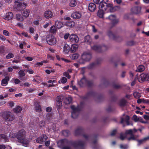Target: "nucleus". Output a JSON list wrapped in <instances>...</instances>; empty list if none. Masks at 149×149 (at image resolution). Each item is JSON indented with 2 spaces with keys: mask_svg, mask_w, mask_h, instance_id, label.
Returning <instances> with one entry per match:
<instances>
[{
  "mask_svg": "<svg viewBox=\"0 0 149 149\" xmlns=\"http://www.w3.org/2000/svg\"><path fill=\"white\" fill-rule=\"evenodd\" d=\"M61 146L62 147V149H71L70 146H65V145L68 144L73 147L75 148L80 147L83 148L85 145L84 141L81 140L75 141L69 140L66 139H64L59 141Z\"/></svg>",
  "mask_w": 149,
  "mask_h": 149,
  "instance_id": "obj_1",
  "label": "nucleus"
},
{
  "mask_svg": "<svg viewBox=\"0 0 149 149\" xmlns=\"http://www.w3.org/2000/svg\"><path fill=\"white\" fill-rule=\"evenodd\" d=\"M26 136L25 131L24 130H21L17 132L16 137L19 143H22L24 146L27 147L29 144V141L28 138H26Z\"/></svg>",
  "mask_w": 149,
  "mask_h": 149,
  "instance_id": "obj_2",
  "label": "nucleus"
},
{
  "mask_svg": "<svg viewBox=\"0 0 149 149\" xmlns=\"http://www.w3.org/2000/svg\"><path fill=\"white\" fill-rule=\"evenodd\" d=\"M78 84L81 87L86 86L88 87L91 88L93 86V81L92 80H88L84 76L78 82Z\"/></svg>",
  "mask_w": 149,
  "mask_h": 149,
  "instance_id": "obj_3",
  "label": "nucleus"
},
{
  "mask_svg": "<svg viewBox=\"0 0 149 149\" xmlns=\"http://www.w3.org/2000/svg\"><path fill=\"white\" fill-rule=\"evenodd\" d=\"M72 111L71 112V117L72 118H76L78 116V113H79L82 109V107L80 106H78L75 107L74 105H72L70 107Z\"/></svg>",
  "mask_w": 149,
  "mask_h": 149,
  "instance_id": "obj_4",
  "label": "nucleus"
},
{
  "mask_svg": "<svg viewBox=\"0 0 149 149\" xmlns=\"http://www.w3.org/2000/svg\"><path fill=\"white\" fill-rule=\"evenodd\" d=\"M92 49L96 52L102 53L106 51L109 48L108 46L105 45H94L91 47Z\"/></svg>",
  "mask_w": 149,
  "mask_h": 149,
  "instance_id": "obj_5",
  "label": "nucleus"
},
{
  "mask_svg": "<svg viewBox=\"0 0 149 149\" xmlns=\"http://www.w3.org/2000/svg\"><path fill=\"white\" fill-rule=\"evenodd\" d=\"M97 96V99L99 100H101L103 99V96L102 95H98L97 94L93 91H90L88 92L86 95L83 97L82 98L84 99H88L90 96L95 97Z\"/></svg>",
  "mask_w": 149,
  "mask_h": 149,
  "instance_id": "obj_6",
  "label": "nucleus"
},
{
  "mask_svg": "<svg viewBox=\"0 0 149 149\" xmlns=\"http://www.w3.org/2000/svg\"><path fill=\"white\" fill-rule=\"evenodd\" d=\"M3 119L6 121H11L15 118V115L10 112L6 111L2 115Z\"/></svg>",
  "mask_w": 149,
  "mask_h": 149,
  "instance_id": "obj_7",
  "label": "nucleus"
},
{
  "mask_svg": "<svg viewBox=\"0 0 149 149\" xmlns=\"http://www.w3.org/2000/svg\"><path fill=\"white\" fill-rule=\"evenodd\" d=\"M92 57V54L90 52H84L81 55V60L83 61L81 63H84V62L89 61Z\"/></svg>",
  "mask_w": 149,
  "mask_h": 149,
  "instance_id": "obj_8",
  "label": "nucleus"
},
{
  "mask_svg": "<svg viewBox=\"0 0 149 149\" xmlns=\"http://www.w3.org/2000/svg\"><path fill=\"white\" fill-rule=\"evenodd\" d=\"M84 130L81 127H78L75 131V134L76 136L82 135L85 139H88L89 136L84 134Z\"/></svg>",
  "mask_w": 149,
  "mask_h": 149,
  "instance_id": "obj_9",
  "label": "nucleus"
},
{
  "mask_svg": "<svg viewBox=\"0 0 149 149\" xmlns=\"http://www.w3.org/2000/svg\"><path fill=\"white\" fill-rule=\"evenodd\" d=\"M17 4H15L14 6V8L18 11H21L25 9L27 4L25 3H19Z\"/></svg>",
  "mask_w": 149,
  "mask_h": 149,
  "instance_id": "obj_10",
  "label": "nucleus"
},
{
  "mask_svg": "<svg viewBox=\"0 0 149 149\" xmlns=\"http://www.w3.org/2000/svg\"><path fill=\"white\" fill-rule=\"evenodd\" d=\"M138 80L140 82L145 81H149V74L143 73L141 74L139 77Z\"/></svg>",
  "mask_w": 149,
  "mask_h": 149,
  "instance_id": "obj_11",
  "label": "nucleus"
},
{
  "mask_svg": "<svg viewBox=\"0 0 149 149\" xmlns=\"http://www.w3.org/2000/svg\"><path fill=\"white\" fill-rule=\"evenodd\" d=\"M102 2V4H100V6H101L102 9L107 10L109 7H111L112 6V4L108 3L109 0H104Z\"/></svg>",
  "mask_w": 149,
  "mask_h": 149,
  "instance_id": "obj_12",
  "label": "nucleus"
},
{
  "mask_svg": "<svg viewBox=\"0 0 149 149\" xmlns=\"http://www.w3.org/2000/svg\"><path fill=\"white\" fill-rule=\"evenodd\" d=\"M108 18L111 21L112 26L113 27L118 22V20L116 19L115 15H111L108 17Z\"/></svg>",
  "mask_w": 149,
  "mask_h": 149,
  "instance_id": "obj_13",
  "label": "nucleus"
},
{
  "mask_svg": "<svg viewBox=\"0 0 149 149\" xmlns=\"http://www.w3.org/2000/svg\"><path fill=\"white\" fill-rule=\"evenodd\" d=\"M141 8L140 6H134L131 8V11L133 13L136 14H141Z\"/></svg>",
  "mask_w": 149,
  "mask_h": 149,
  "instance_id": "obj_14",
  "label": "nucleus"
},
{
  "mask_svg": "<svg viewBox=\"0 0 149 149\" xmlns=\"http://www.w3.org/2000/svg\"><path fill=\"white\" fill-rule=\"evenodd\" d=\"M47 139V136L45 134H43L37 138L36 141L37 143L42 144L44 141V140H46Z\"/></svg>",
  "mask_w": 149,
  "mask_h": 149,
  "instance_id": "obj_15",
  "label": "nucleus"
},
{
  "mask_svg": "<svg viewBox=\"0 0 149 149\" xmlns=\"http://www.w3.org/2000/svg\"><path fill=\"white\" fill-rule=\"evenodd\" d=\"M101 62V61L97 60L96 61L90 63L87 67L89 69H92L95 68Z\"/></svg>",
  "mask_w": 149,
  "mask_h": 149,
  "instance_id": "obj_16",
  "label": "nucleus"
},
{
  "mask_svg": "<svg viewBox=\"0 0 149 149\" xmlns=\"http://www.w3.org/2000/svg\"><path fill=\"white\" fill-rule=\"evenodd\" d=\"M25 70H20L18 73V78L21 80L24 81L25 80L26 74L25 72Z\"/></svg>",
  "mask_w": 149,
  "mask_h": 149,
  "instance_id": "obj_17",
  "label": "nucleus"
},
{
  "mask_svg": "<svg viewBox=\"0 0 149 149\" xmlns=\"http://www.w3.org/2000/svg\"><path fill=\"white\" fill-rule=\"evenodd\" d=\"M81 16V14L79 11H76L74 12L71 14V17L74 19H80Z\"/></svg>",
  "mask_w": 149,
  "mask_h": 149,
  "instance_id": "obj_18",
  "label": "nucleus"
},
{
  "mask_svg": "<svg viewBox=\"0 0 149 149\" xmlns=\"http://www.w3.org/2000/svg\"><path fill=\"white\" fill-rule=\"evenodd\" d=\"M45 39L47 43L50 45H53L56 44V38H45Z\"/></svg>",
  "mask_w": 149,
  "mask_h": 149,
  "instance_id": "obj_19",
  "label": "nucleus"
},
{
  "mask_svg": "<svg viewBox=\"0 0 149 149\" xmlns=\"http://www.w3.org/2000/svg\"><path fill=\"white\" fill-rule=\"evenodd\" d=\"M53 16L52 12L49 10L45 11L44 14V16L47 19L52 17Z\"/></svg>",
  "mask_w": 149,
  "mask_h": 149,
  "instance_id": "obj_20",
  "label": "nucleus"
},
{
  "mask_svg": "<svg viewBox=\"0 0 149 149\" xmlns=\"http://www.w3.org/2000/svg\"><path fill=\"white\" fill-rule=\"evenodd\" d=\"M13 17V15L11 12H9L6 13L5 15L3 18L7 20H9L12 19Z\"/></svg>",
  "mask_w": 149,
  "mask_h": 149,
  "instance_id": "obj_21",
  "label": "nucleus"
},
{
  "mask_svg": "<svg viewBox=\"0 0 149 149\" xmlns=\"http://www.w3.org/2000/svg\"><path fill=\"white\" fill-rule=\"evenodd\" d=\"M0 141L1 142H6L8 141L9 139L7 136L4 134H0Z\"/></svg>",
  "mask_w": 149,
  "mask_h": 149,
  "instance_id": "obj_22",
  "label": "nucleus"
},
{
  "mask_svg": "<svg viewBox=\"0 0 149 149\" xmlns=\"http://www.w3.org/2000/svg\"><path fill=\"white\" fill-rule=\"evenodd\" d=\"M96 9V6L95 4L94 3H90L88 6V10L91 12H94Z\"/></svg>",
  "mask_w": 149,
  "mask_h": 149,
  "instance_id": "obj_23",
  "label": "nucleus"
},
{
  "mask_svg": "<svg viewBox=\"0 0 149 149\" xmlns=\"http://www.w3.org/2000/svg\"><path fill=\"white\" fill-rule=\"evenodd\" d=\"M10 80V77L8 76L5 77V78L3 79L1 81V84L2 86H5L7 85L8 81Z\"/></svg>",
  "mask_w": 149,
  "mask_h": 149,
  "instance_id": "obj_24",
  "label": "nucleus"
},
{
  "mask_svg": "<svg viewBox=\"0 0 149 149\" xmlns=\"http://www.w3.org/2000/svg\"><path fill=\"white\" fill-rule=\"evenodd\" d=\"M130 119V117L128 115H127L125 118L124 119L123 118H121V121L120 123L122 124H123L124 123L125 120V122H126L127 124V125H129L130 124V122L129 121V120Z\"/></svg>",
  "mask_w": 149,
  "mask_h": 149,
  "instance_id": "obj_25",
  "label": "nucleus"
},
{
  "mask_svg": "<svg viewBox=\"0 0 149 149\" xmlns=\"http://www.w3.org/2000/svg\"><path fill=\"white\" fill-rule=\"evenodd\" d=\"M70 49V47L67 44H65L64 45L63 47V52L66 54H68L69 52Z\"/></svg>",
  "mask_w": 149,
  "mask_h": 149,
  "instance_id": "obj_26",
  "label": "nucleus"
},
{
  "mask_svg": "<svg viewBox=\"0 0 149 149\" xmlns=\"http://www.w3.org/2000/svg\"><path fill=\"white\" fill-rule=\"evenodd\" d=\"M56 27L58 29H60L63 26V23L61 21H57L55 22Z\"/></svg>",
  "mask_w": 149,
  "mask_h": 149,
  "instance_id": "obj_27",
  "label": "nucleus"
},
{
  "mask_svg": "<svg viewBox=\"0 0 149 149\" xmlns=\"http://www.w3.org/2000/svg\"><path fill=\"white\" fill-rule=\"evenodd\" d=\"M99 9L97 13V15L100 17L102 18L103 17L104 12L107 10H103L101 8Z\"/></svg>",
  "mask_w": 149,
  "mask_h": 149,
  "instance_id": "obj_28",
  "label": "nucleus"
},
{
  "mask_svg": "<svg viewBox=\"0 0 149 149\" xmlns=\"http://www.w3.org/2000/svg\"><path fill=\"white\" fill-rule=\"evenodd\" d=\"M74 22L72 21H68L65 23V25L67 26L72 28L74 26Z\"/></svg>",
  "mask_w": 149,
  "mask_h": 149,
  "instance_id": "obj_29",
  "label": "nucleus"
},
{
  "mask_svg": "<svg viewBox=\"0 0 149 149\" xmlns=\"http://www.w3.org/2000/svg\"><path fill=\"white\" fill-rule=\"evenodd\" d=\"M127 102L124 98L121 99L119 102V105L121 107H124L126 105Z\"/></svg>",
  "mask_w": 149,
  "mask_h": 149,
  "instance_id": "obj_30",
  "label": "nucleus"
},
{
  "mask_svg": "<svg viewBox=\"0 0 149 149\" xmlns=\"http://www.w3.org/2000/svg\"><path fill=\"white\" fill-rule=\"evenodd\" d=\"M57 31V28L55 26H52L49 30V32L53 34H56Z\"/></svg>",
  "mask_w": 149,
  "mask_h": 149,
  "instance_id": "obj_31",
  "label": "nucleus"
},
{
  "mask_svg": "<svg viewBox=\"0 0 149 149\" xmlns=\"http://www.w3.org/2000/svg\"><path fill=\"white\" fill-rule=\"evenodd\" d=\"M35 109L36 111L40 112L41 111V106L38 103H36L34 105Z\"/></svg>",
  "mask_w": 149,
  "mask_h": 149,
  "instance_id": "obj_32",
  "label": "nucleus"
},
{
  "mask_svg": "<svg viewBox=\"0 0 149 149\" xmlns=\"http://www.w3.org/2000/svg\"><path fill=\"white\" fill-rule=\"evenodd\" d=\"M46 118L49 123H51L53 119L52 114L51 113H48L46 115Z\"/></svg>",
  "mask_w": 149,
  "mask_h": 149,
  "instance_id": "obj_33",
  "label": "nucleus"
},
{
  "mask_svg": "<svg viewBox=\"0 0 149 149\" xmlns=\"http://www.w3.org/2000/svg\"><path fill=\"white\" fill-rule=\"evenodd\" d=\"M30 13V11L29 9H26V10L22 12V14L24 17H28Z\"/></svg>",
  "mask_w": 149,
  "mask_h": 149,
  "instance_id": "obj_34",
  "label": "nucleus"
},
{
  "mask_svg": "<svg viewBox=\"0 0 149 149\" xmlns=\"http://www.w3.org/2000/svg\"><path fill=\"white\" fill-rule=\"evenodd\" d=\"M77 2L76 0H70L69 6L71 7H74L76 6Z\"/></svg>",
  "mask_w": 149,
  "mask_h": 149,
  "instance_id": "obj_35",
  "label": "nucleus"
},
{
  "mask_svg": "<svg viewBox=\"0 0 149 149\" xmlns=\"http://www.w3.org/2000/svg\"><path fill=\"white\" fill-rule=\"evenodd\" d=\"M62 135L65 136H68L70 134V131L68 130H63L62 132Z\"/></svg>",
  "mask_w": 149,
  "mask_h": 149,
  "instance_id": "obj_36",
  "label": "nucleus"
},
{
  "mask_svg": "<svg viewBox=\"0 0 149 149\" xmlns=\"http://www.w3.org/2000/svg\"><path fill=\"white\" fill-rule=\"evenodd\" d=\"M22 110V107L20 106H17L13 109V111L15 113H17L21 112Z\"/></svg>",
  "mask_w": 149,
  "mask_h": 149,
  "instance_id": "obj_37",
  "label": "nucleus"
},
{
  "mask_svg": "<svg viewBox=\"0 0 149 149\" xmlns=\"http://www.w3.org/2000/svg\"><path fill=\"white\" fill-rule=\"evenodd\" d=\"M145 70L144 66L142 65H140L138 66L137 67V69L136 70V71L141 72Z\"/></svg>",
  "mask_w": 149,
  "mask_h": 149,
  "instance_id": "obj_38",
  "label": "nucleus"
},
{
  "mask_svg": "<svg viewBox=\"0 0 149 149\" xmlns=\"http://www.w3.org/2000/svg\"><path fill=\"white\" fill-rule=\"evenodd\" d=\"M78 46L77 45L75 44H73L72 45L70 49L72 52H75L77 49Z\"/></svg>",
  "mask_w": 149,
  "mask_h": 149,
  "instance_id": "obj_39",
  "label": "nucleus"
},
{
  "mask_svg": "<svg viewBox=\"0 0 149 149\" xmlns=\"http://www.w3.org/2000/svg\"><path fill=\"white\" fill-rule=\"evenodd\" d=\"M16 19L19 21H22L23 20V18L20 14H17L16 15Z\"/></svg>",
  "mask_w": 149,
  "mask_h": 149,
  "instance_id": "obj_40",
  "label": "nucleus"
},
{
  "mask_svg": "<svg viewBox=\"0 0 149 149\" xmlns=\"http://www.w3.org/2000/svg\"><path fill=\"white\" fill-rule=\"evenodd\" d=\"M148 140H149V136L144 138L142 139L137 140V141L138 142L139 145L141 144L144 141Z\"/></svg>",
  "mask_w": 149,
  "mask_h": 149,
  "instance_id": "obj_41",
  "label": "nucleus"
},
{
  "mask_svg": "<svg viewBox=\"0 0 149 149\" xmlns=\"http://www.w3.org/2000/svg\"><path fill=\"white\" fill-rule=\"evenodd\" d=\"M104 0H93L94 2L95 3L99 4V9L101 8L102 9L101 6H100V4H102V2Z\"/></svg>",
  "mask_w": 149,
  "mask_h": 149,
  "instance_id": "obj_42",
  "label": "nucleus"
},
{
  "mask_svg": "<svg viewBox=\"0 0 149 149\" xmlns=\"http://www.w3.org/2000/svg\"><path fill=\"white\" fill-rule=\"evenodd\" d=\"M111 62L114 63V66L115 67H117L118 66V63H119V60H118L115 61V58H112L111 60Z\"/></svg>",
  "mask_w": 149,
  "mask_h": 149,
  "instance_id": "obj_43",
  "label": "nucleus"
},
{
  "mask_svg": "<svg viewBox=\"0 0 149 149\" xmlns=\"http://www.w3.org/2000/svg\"><path fill=\"white\" fill-rule=\"evenodd\" d=\"M65 101L66 104H70L72 102V98L71 97H68L65 98Z\"/></svg>",
  "mask_w": 149,
  "mask_h": 149,
  "instance_id": "obj_44",
  "label": "nucleus"
},
{
  "mask_svg": "<svg viewBox=\"0 0 149 149\" xmlns=\"http://www.w3.org/2000/svg\"><path fill=\"white\" fill-rule=\"evenodd\" d=\"M133 95L134 97L137 99L141 97L140 93L136 92H134L133 93Z\"/></svg>",
  "mask_w": 149,
  "mask_h": 149,
  "instance_id": "obj_45",
  "label": "nucleus"
},
{
  "mask_svg": "<svg viewBox=\"0 0 149 149\" xmlns=\"http://www.w3.org/2000/svg\"><path fill=\"white\" fill-rule=\"evenodd\" d=\"M91 38H85V41L87 44L90 45L91 43Z\"/></svg>",
  "mask_w": 149,
  "mask_h": 149,
  "instance_id": "obj_46",
  "label": "nucleus"
},
{
  "mask_svg": "<svg viewBox=\"0 0 149 149\" xmlns=\"http://www.w3.org/2000/svg\"><path fill=\"white\" fill-rule=\"evenodd\" d=\"M135 42L131 40L127 41L126 42V45L127 46H132L135 45Z\"/></svg>",
  "mask_w": 149,
  "mask_h": 149,
  "instance_id": "obj_47",
  "label": "nucleus"
},
{
  "mask_svg": "<svg viewBox=\"0 0 149 149\" xmlns=\"http://www.w3.org/2000/svg\"><path fill=\"white\" fill-rule=\"evenodd\" d=\"M133 131L132 129L126 130L125 132V135L129 134L130 135L133 134Z\"/></svg>",
  "mask_w": 149,
  "mask_h": 149,
  "instance_id": "obj_48",
  "label": "nucleus"
},
{
  "mask_svg": "<svg viewBox=\"0 0 149 149\" xmlns=\"http://www.w3.org/2000/svg\"><path fill=\"white\" fill-rule=\"evenodd\" d=\"M107 34L109 37H116V36L111 31H109L107 32Z\"/></svg>",
  "mask_w": 149,
  "mask_h": 149,
  "instance_id": "obj_49",
  "label": "nucleus"
},
{
  "mask_svg": "<svg viewBox=\"0 0 149 149\" xmlns=\"http://www.w3.org/2000/svg\"><path fill=\"white\" fill-rule=\"evenodd\" d=\"M79 56L78 54H74L71 56L70 57L72 60H75L78 58Z\"/></svg>",
  "mask_w": 149,
  "mask_h": 149,
  "instance_id": "obj_50",
  "label": "nucleus"
},
{
  "mask_svg": "<svg viewBox=\"0 0 149 149\" xmlns=\"http://www.w3.org/2000/svg\"><path fill=\"white\" fill-rule=\"evenodd\" d=\"M62 106V102H57L56 108L58 111L61 109Z\"/></svg>",
  "mask_w": 149,
  "mask_h": 149,
  "instance_id": "obj_51",
  "label": "nucleus"
},
{
  "mask_svg": "<svg viewBox=\"0 0 149 149\" xmlns=\"http://www.w3.org/2000/svg\"><path fill=\"white\" fill-rule=\"evenodd\" d=\"M112 87L115 89H118L121 87V86L120 85L116 84L115 83H113L112 84Z\"/></svg>",
  "mask_w": 149,
  "mask_h": 149,
  "instance_id": "obj_52",
  "label": "nucleus"
},
{
  "mask_svg": "<svg viewBox=\"0 0 149 149\" xmlns=\"http://www.w3.org/2000/svg\"><path fill=\"white\" fill-rule=\"evenodd\" d=\"M14 57V55L11 53H9L6 56V58L7 59H9Z\"/></svg>",
  "mask_w": 149,
  "mask_h": 149,
  "instance_id": "obj_53",
  "label": "nucleus"
},
{
  "mask_svg": "<svg viewBox=\"0 0 149 149\" xmlns=\"http://www.w3.org/2000/svg\"><path fill=\"white\" fill-rule=\"evenodd\" d=\"M116 7H113V5L111 7H109L108 8H109V10L111 12H113L115 11L116 10Z\"/></svg>",
  "mask_w": 149,
  "mask_h": 149,
  "instance_id": "obj_54",
  "label": "nucleus"
},
{
  "mask_svg": "<svg viewBox=\"0 0 149 149\" xmlns=\"http://www.w3.org/2000/svg\"><path fill=\"white\" fill-rule=\"evenodd\" d=\"M120 148L121 149H127L128 148V146L127 144H120Z\"/></svg>",
  "mask_w": 149,
  "mask_h": 149,
  "instance_id": "obj_55",
  "label": "nucleus"
},
{
  "mask_svg": "<svg viewBox=\"0 0 149 149\" xmlns=\"http://www.w3.org/2000/svg\"><path fill=\"white\" fill-rule=\"evenodd\" d=\"M127 139L129 141H130L131 140H135L136 139L134 134L131 135L130 136V137L127 138Z\"/></svg>",
  "mask_w": 149,
  "mask_h": 149,
  "instance_id": "obj_56",
  "label": "nucleus"
},
{
  "mask_svg": "<svg viewBox=\"0 0 149 149\" xmlns=\"http://www.w3.org/2000/svg\"><path fill=\"white\" fill-rule=\"evenodd\" d=\"M71 41H74L75 43H77L79 41V38H70Z\"/></svg>",
  "mask_w": 149,
  "mask_h": 149,
  "instance_id": "obj_57",
  "label": "nucleus"
},
{
  "mask_svg": "<svg viewBox=\"0 0 149 149\" xmlns=\"http://www.w3.org/2000/svg\"><path fill=\"white\" fill-rule=\"evenodd\" d=\"M120 140L122 141H123L125 139L127 138L126 136H124L123 135V134L122 133H121L120 134Z\"/></svg>",
  "mask_w": 149,
  "mask_h": 149,
  "instance_id": "obj_58",
  "label": "nucleus"
},
{
  "mask_svg": "<svg viewBox=\"0 0 149 149\" xmlns=\"http://www.w3.org/2000/svg\"><path fill=\"white\" fill-rule=\"evenodd\" d=\"M111 101L113 102H116L117 100V98L115 95H113L111 96Z\"/></svg>",
  "mask_w": 149,
  "mask_h": 149,
  "instance_id": "obj_59",
  "label": "nucleus"
},
{
  "mask_svg": "<svg viewBox=\"0 0 149 149\" xmlns=\"http://www.w3.org/2000/svg\"><path fill=\"white\" fill-rule=\"evenodd\" d=\"M63 75L67 77L68 79L70 78L71 77L69 75V73L68 72H65L63 73Z\"/></svg>",
  "mask_w": 149,
  "mask_h": 149,
  "instance_id": "obj_60",
  "label": "nucleus"
},
{
  "mask_svg": "<svg viewBox=\"0 0 149 149\" xmlns=\"http://www.w3.org/2000/svg\"><path fill=\"white\" fill-rule=\"evenodd\" d=\"M26 71L29 74H33L34 73V71L31 68H28L26 70Z\"/></svg>",
  "mask_w": 149,
  "mask_h": 149,
  "instance_id": "obj_61",
  "label": "nucleus"
},
{
  "mask_svg": "<svg viewBox=\"0 0 149 149\" xmlns=\"http://www.w3.org/2000/svg\"><path fill=\"white\" fill-rule=\"evenodd\" d=\"M113 108H112L110 107H109L108 108L106 109V110L108 112H113L114 111Z\"/></svg>",
  "mask_w": 149,
  "mask_h": 149,
  "instance_id": "obj_62",
  "label": "nucleus"
},
{
  "mask_svg": "<svg viewBox=\"0 0 149 149\" xmlns=\"http://www.w3.org/2000/svg\"><path fill=\"white\" fill-rule=\"evenodd\" d=\"M57 102H62V101L61 98L60 96H57L56 99Z\"/></svg>",
  "mask_w": 149,
  "mask_h": 149,
  "instance_id": "obj_63",
  "label": "nucleus"
},
{
  "mask_svg": "<svg viewBox=\"0 0 149 149\" xmlns=\"http://www.w3.org/2000/svg\"><path fill=\"white\" fill-rule=\"evenodd\" d=\"M67 79L66 78L63 77L61 80V82L62 84H64L67 82Z\"/></svg>",
  "mask_w": 149,
  "mask_h": 149,
  "instance_id": "obj_64",
  "label": "nucleus"
}]
</instances>
